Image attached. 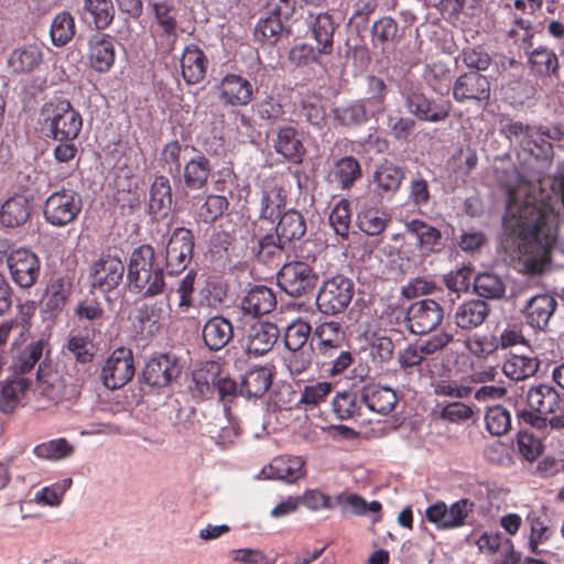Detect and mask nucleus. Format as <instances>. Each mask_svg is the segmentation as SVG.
Instances as JSON below:
<instances>
[{
	"instance_id": "obj_1",
	"label": "nucleus",
	"mask_w": 564,
	"mask_h": 564,
	"mask_svg": "<svg viewBox=\"0 0 564 564\" xmlns=\"http://www.w3.org/2000/svg\"><path fill=\"white\" fill-rule=\"evenodd\" d=\"M534 186L520 183L510 188L503 217L505 248L520 254L545 257L560 245L564 252V225L558 227L551 205L532 195Z\"/></svg>"
},
{
	"instance_id": "obj_2",
	"label": "nucleus",
	"mask_w": 564,
	"mask_h": 564,
	"mask_svg": "<svg viewBox=\"0 0 564 564\" xmlns=\"http://www.w3.org/2000/svg\"><path fill=\"white\" fill-rule=\"evenodd\" d=\"M310 346H314L323 372L329 376L340 375L351 365L352 356L345 349L346 333L338 322H325L316 326Z\"/></svg>"
},
{
	"instance_id": "obj_3",
	"label": "nucleus",
	"mask_w": 564,
	"mask_h": 564,
	"mask_svg": "<svg viewBox=\"0 0 564 564\" xmlns=\"http://www.w3.org/2000/svg\"><path fill=\"white\" fill-rule=\"evenodd\" d=\"M37 124L44 137L54 141H69L78 138L83 119L68 100L56 99L42 106Z\"/></svg>"
},
{
	"instance_id": "obj_4",
	"label": "nucleus",
	"mask_w": 564,
	"mask_h": 564,
	"mask_svg": "<svg viewBox=\"0 0 564 564\" xmlns=\"http://www.w3.org/2000/svg\"><path fill=\"white\" fill-rule=\"evenodd\" d=\"M155 251L150 245H142L133 250L128 265L130 285L145 297H152L164 291V273L154 268Z\"/></svg>"
},
{
	"instance_id": "obj_5",
	"label": "nucleus",
	"mask_w": 564,
	"mask_h": 564,
	"mask_svg": "<svg viewBox=\"0 0 564 564\" xmlns=\"http://www.w3.org/2000/svg\"><path fill=\"white\" fill-rule=\"evenodd\" d=\"M542 127L532 128L520 121L506 123L501 131L524 152L539 161L550 162L554 155L553 145L545 139Z\"/></svg>"
},
{
	"instance_id": "obj_6",
	"label": "nucleus",
	"mask_w": 564,
	"mask_h": 564,
	"mask_svg": "<svg viewBox=\"0 0 564 564\" xmlns=\"http://www.w3.org/2000/svg\"><path fill=\"white\" fill-rule=\"evenodd\" d=\"M354 294L352 281L344 275H335L324 281L319 288L316 304L324 314H339L348 307Z\"/></svg>"
},
{
	"instance_id": "obj_7",
	"label": "nucleus",
	"mask_w": 564,
	"mask_h": 564,
	"mask_svg": "<svg viewBox=\"0 0 564 564\" xmlns=\"http://www.w3.org/2000/svg\"><path fill=\"white\" fill-rule=\"evenodd\" d=\"M318 281L317 273L304 261H291L278 272V284L292 297H301L312 292Z\"/></svg>"
},
{
	"instance_id": "obj_8",
	"label": "nucleus",
	"mask_w": 564,
	"mask_h": 564,
	"mask_svg": "<svg viewBox=\"0 0 564 564\" xmlns=\"http://www.w3.org/2000/svg\"><path fill=\"white\" fill-rule=\"evenodd\" d=\"M82 207L79 194L70 189H61L46 198L43 214L48 224L64 227L77 218Z\"/></svg>"
},
{
	"instance_id": "obj_9",
	"label": "nucleus",
	"mask_w": 564,
	"mask_h": 564,
	"mask_svg": "<svg viewBox=\"0 0 564 564\" xmlns=\"http://www.w3.org/2000/svg\"><path fill=\"white\" fill-rule=\"evenodd\" d=\"M444 319V307L432 299L413 302L406 310L405 324L415 335H425L436 329Z\"/></svg>"
},
{
	"instance_id": "obj_10",
	"label": "nucleus",
	"mask_w": 564,
	"mask_h": 564,
	"mask_svg": "<svg viewBox=\"0 0 564 564\" xmlns=\"http://www.w3.org/2000/svg\"><path fill=\"white\" fill-rule=\"evenodd\" d=\"M475 503L469 499H460L449 507L437 501L425 510L429 522L434 523L440 530H451L466 524V519L474 511Z\"/></svg>"
},
{
	"instance_id": "obj_11",
	"label": "nucleus",
	"mask_w": 564,
	"mask_h": 564,
	"mask_svg": "<svg viewBox=\"0 0 564 564\" xmlns=\"http://www.w3.org/2000/svg\"><path fill=\"white\" fill-rule=\"evenodd\" d=\"M7 264L12 280L21 289L32 288L41 273L40 259L29 249L12 250L7 257Z\"/></svg>"
},
{
	"instance_id": "obj_12",
	"label": "nucleus",
	"mask_w": 564,
	"mask_h": 564,
	"mask_svg": "<svg viewBox=\"0 0 564 564\" xmlns=\"http://www.w3.org/2000/svg\"><path fill=\"white\" fill-rule=\"evenodd\" d=\"M134 376L133 356L130 349L118 348L106 360L101 370L104 384L111 390L127 384Z\"/></svg>"
},
{
	"instance_id": "obj_13",
	"label": "nucleus",
	"mask_w": 564,
	"mask_h": 564,
	"mask_svg": "<svg viewBox=\"0 0 564 564\" xmlns=\"http://www.w3.org/2000/svg\"><path fill=\"white\" fill-rule=\"evenodd\" d=\"M124 270V264L119 257L102 254L90 265L91 286L101 292H110L122 282Z\"/></svg>"
},
{
	"instance_id": "obj_14",
	"label": "nucleus",
	"mask_w": 564,
	"mask_h": 564,
	"mask_svg": "<svg viewBox=\"0 0 564 564\" xmlns=\"http://www.w3.org/2000/svg\"><path fill=\"white\" fill-rule=\"evenodd\" d=\"M194 250V237L191 230L180 227L170 237L165 259L171 274L182 272L191 262Z\"/></svg>"
},
{
	"instance_id": "obj_15",
	"label": "nucleus",
	"mask_w": 564,
	"mask_h": 564,
	"mask_svg": "<svg viewBox=\"0 0 564 564\" xmlns=\"http://www.w3.org/2000/svg\"><path fill=\"white\" fill-rule=\"evenodd\" d=\"M405 105L411 115L422 121L441 122L451 112V102L443 98H430L422 91H412L406 96Z\"/></svg>"
},
{
	"instance_id": "obj_16",
	"label": "nucleus",
	"mask_w": 564,
	"mask_h": 564,
	"mask_svg": "<svg viewBox=\"0 0 564 564\" xmlns=\"http://www.w3.org/2000/svg\"><path fill=\"white\" fill-rule=\"evenodd\" d=\"M453 97L457 102H487L490 98V82L478 72H467L458 76L453 85Z\"/></svg>"
},
{
	"instance_id": "obj_17",
	"label": "nucleus",
	"mask_w": 564,
	"mask_h": 564,
	"mask_svg": "<svg viewBox=\"0 0 564 564\" xmlns=\"http://www.w3.org/2000/svg\"><path fill=\"white\" fill-rule=\"evenodd\" d=\"M182 370L176 356L163 354L148 361L143 371V381L151 387H166L176 379Z\"/></svg>"
},
{
	"instance_id": "obj_18",
	"label": "nucleus",
	"mask_w": 564,
	"mask_h": 564,
	"mask_svg": "<svg viewBox=\"0 0 564 564\" xmlns=\"http://www.w3.org/2000/svg\"><path fill=\"white\" fill-rule=\"evenodd\" d=\"M73 290V276L69 273L54 274L46 285L43 297V311L51 316L57 315L65 307Z\"/></svg>"
},
{
	"instance_id": "obj_19",
	"label": "nucleus",
	"mask_w": 564,
	"mask_h": 564,
	"mask_svg": "<svg viewBox=\"0 0 564 564\" xmlns=\"http://www.w3.org/2000/svg\"><path fill=\"white\" fill-rule=\"evenodd\" d=\"M219 99L227 106H246L252 100L251 83L237 74H228L217 86Z\"/></svg>"
},
{
	"instance_id": "obj_20",
	"label": "nucleus",
	"mask_w": 564,
	"mask_h": 564,
	"mask_svg": "<svg viewBox=\"0 0 564 564\" xmlns=\"http://www.w3.org/2000/svg\"><path fill=\"white\" fill-rule=\"evenodd\" d=\"M279 337V329L272 323L257 322L247 334L246 351L249 356H262L269 352Z\"/></svg>"
},
{
	"instance_id": "obj_21",
	"label": "nucleus",
	"mask_w": 564,
	"mask_h": 564,
	"mask_svg": "<svg viewBox=\"0 0 564 564\" xmlns=\"http://www.w3.org/2000/svg\"><path fill=\"white\" fill-rule=\"evenodd\" d=\"M304 460L300 456H279L260 475L265 479H279L293 482L304 475Z\"/></svg>"
},
{
	"instance_id": "obj_22",
	"label": "nucleus",
	"mask_w": 564,
	"mask_h": 564,
	"mask_svg": "<svg viewBox=\"0 0 564 564\" xmlns=\"http://www.w3.org/2000/svg\"><path fill=\"white\" fill-rule=\"evenodd\" d=\"M490 312L489 304L484 300L474 299L465 301L456 308L454 322L460 329L471 330L482 325Z\"/></svg>"
},
{
	"instance_id": "obj_23",
	"label": "nucleus",
	"mask_w": 564,
	"mask_h": 564,
	"mask_svg": "<svg viewBox=\"0 0 564 564\" xmlns=\"http://www.w3.org/2000/svg\"><path fill=\"white\" fill-rule=\"evenodd\" d=\"M88 59L90 66L99 72H108L115 62V44L111 36L104 33H97L89 40Z\"/></svg>"
},
{
	"instance_id": "obj_24",
	"label": "nucleus",
	"mask_w": 564,
	"mask_h": 564,
	"mask_svg": "<svg viewBox=\"0 0 564 564\" xmlns=\"http://www.w3.org/2000/svg\"><path fill=\"white\" fill-rule=\"evenodd\" d=\"M202 336L205 346L210 351H218L225 348L232 339L234 327L229 319L216 315L205 323Z\"/></svg>"
},
{
	"instance_id": "obj_25",
	"label": "nucleus",
	"mask_w": 564,
	"mask_h": 564,
	"mask_svg": "<svg viewBox=\"0 0 564 564\" xmlns=\"http://www.w3.org/2000/svg\"><path fill=\"white\" fill-rule=\"evenodd\" d=\"M405 232L415 238L417 247L423 252H438L443 248L441 230L423 220L412 219L408 221Z\"/></svg>"
},
{
	"instance_id": "obj_26",
	"label": "nucleus",
	"mask_w": 564,
	"mask_h": 564,
	"mask_svg": "<svg viewBox=\"0 0 564 564\" xmlns=\"http://www.w3.org/2000/svg\"><path fill=\"white\" fill-rule=\"evenodd\" d=\"M276 306L273 291L264 285H256L249 290L241 301V311L252 317L271 313Z\"/></svg>"
},
{
	"instance_id": "obj_27",
	"label": "nucleus",
	"mask_w": 564,
	"mask_h": 564,
	"mask_svg": "<svg viewBox=\"0 0 564 564\" xmlns=\"http://www.w3.org/2000/svg\"><path fill=\"white\" fill-rule=\"evenodd\" d=\"M35 393L47 403H58L67 398L64 380L57 372L46 371L39 367Z\"/></svg>"
},
{
	"instance_id": "obj_28",
	"label": "nucleus",
	"mask_w": 564,
	"mask_h": 564,
	"mask_svg": "<svg viewBox=\"0 0 564 564\" xmlns=\"http://www.w3.org/2000/svg\"><path fill=\"white\" fill-rule=\"evenodd\" d=\"M556 308V301L549 294L532 296L524 306L527 323L533 327L544 328Z\"/></svg>"
},
{
	"instance_id": "obj_29",
	"label": "nucleus",
	"mask_w": 564,
	"mask_h": 564,
	"mask_svg": "<svg viewBox=\"0 0 564 564\" xmlns=\"http://www.w3.org/2000/svg\"><path fill=\"white\" fill-rule=\"evenodd\" d=\"M360 402L372 412L388 414L395 406L397 395L388 387L368 384L360 390Z\"/></svg>"
},
{
	"instance_id": "obj_30",
	"label": "nucleus",
	"mask_w": 564,
	"mask_h": 564,
	"mask_svg": "<svg viewBox=\"0 0 564 564\" xmlns=\"http://www.w3.org/2000/svg\"><path fill=\"white\" fill-rule=\"evenodd\" d=\"M32 213L30 200L15 195L7 199L0 209V225L7 228L20 227L28 221Z\"/></svg>"
},
{
	"instance_id": "obj_31",
	"label": "nucleus",
	"mask_w": 564,
	"mask_h": 564,
	"mask_svg": "<svg viewBox=\"0 0 564 564\" xmlns=\"http://www.w3.org/2000/svg\"><path fill=\"white\" fill-rule=\"evenodd\" d=\"M181 68L187 84H198L205 77L207 68L204 52L196 45L186 46L181 57Z\"/></svg>"
},
{
	"instance_id": "obj_32",
	"label": "nucleus",
	"mask_w": 564,
	"mask_h": 564,
	"mask_svg": "<svg viewBox=\"0 0 564 564\" xmlns=\"http://www.w3.org/2000/svg\"><path fill=\"white\" fill-rule=\"evenodd\" d=\"M42 61V50L35 44H29L11 52L8 58V66L13 74H29L35 70Z\"/></svg>"
},
{
	"instance_id": "obj_33",
	"label": "nucleus",
	"mask_w": 564,
	"mask_h": 564,
	"mask_svg": "<svg viewBox=\"0 0 564 564\" xmlns=\"http://www.w3.org/2000/svg\"><path fill=\"white\" fill-rule=\"evenodd\" d=\"M524 48L528 55V66L532 74L539 77H551L558 73L560 63L553 50L539 46L532 51Z\"/></svg>"
},
{
	"instance_id": "obj_34",
	"label": "nucleus",
	"mask_w": 564,
	"mask_h": 564,
	"mask_svg": "<svg viewBox=\"0 0 564 564\" xmlns=\"http://www.w3.org/2000/svg\"><path fill=\"white\" fill-rule=\"evenodd\" d=\"M67 349L79 367L74 375L77 382H84L89 375V365L94 357V345L88 337L74 335L67 341Z\"/></svg>"
},
{
	"instance_id": "obj_35",
	"label": "nucleus",
	"mask_w": 564,
	"mask_h": 564,
	"mask_svg": "<svg viewBox=\"0 0 564 564\" xmlns=\"http://www.w3.org/2000/svg\"><path fill=\"white\" fill-rule=\"evenodd\" d=\"M337 25L333 17L327 12H321L310 23V29L317 43L318 53L329 55L333 53L334 32Z\"/></svg>"
},
{
	"instance_id": "obj_36",
	"label": "nucleus",
	"mask_w": 564,
	"mask_h": 564,
	"mask_svg": "<svg viewBox=\"0 0 564 564\" xmlns=\"http://www.w3.org/2000/svg\"><path fill=\"white\" fill-rule=\"evenodd\" d=\"M210 172V162L202 153L188 159L183 171L185 187L191 191L202 189L207 184Z\"/></svg>"
},
{
	"instance_id": "obj_37",
	"label": "nucleus",
	"mask_w": 564,
	"mask_h": 564,
	"mask_svg": "<svg viewBox=\"0 0 564 564\" xmlns=\"http://www.w3.org/2000/svg\"><path fill=\"white\" fill-rule=\"evenodd\" d=\"M527 402L531 410L540 414H549L558 409L561 399L557 391L549 384L532 387L527 393Z\"/></svg>"
},
{
	"instance_id": "obj_38",
	"label": "nucleus",
	"mask_w": 564,
	"mask_h": 564,
	"mask_svg": "<svg viewBox=\"0 0 564 564\" xmlns=\"http://www.w3.org/2000/svg\"><path fill=\"white\" fill-rule=\"evenodd\" d=\"M272 383V373L267 367L248 371L241 380L239 393L246 398H261Z\"/></svg>"
},
{
	"instance_id": "obj_39",
	"label": "nucleus",
	"mask_w": 564,
	"mask_h": 564,
	"mask_svg": "<svg viewBox=\"0 0 564 564\" xmlns=\"http://www.w3.org/2000/svg\"><path fill=\"white\" fill-rule=\"evenodd\" d=\"M306 230L305 217L295 209H290L282 214L276 225V235L285 243L300 240L304 237Z\"/></svg>"
},
{
	"instance_id": "obj_40",
	"label": "nucleus",
	"mask_w": 564,
	"mask_h": 564,
	"mask_svg": "<svg viewBox=\"0 0 564 564\" xmlns=\"http://www.w3.org/2000/svg\"><path fill=\"white\" fill-rule=\"evenodd\" d=\"M387 95L388 87L382 78L375 75L366 77L365 97L360 101L371 111V117L384 112Z\"/></svg>"
},
{
	"instance_id": "obj_41",
	"label": "nucleus",
	"mask_w": 564,
	"mask_h": 564,
	"mask_svg": "<svg viewBox=\"0 0 564 564\" xmlns=\"http://www.w3.org/2000/svg\"><path fill=\"white\" fill-rule=\"evenodd\" d=\"M404 177L400 166L384 161L375 172L373 181L381 196H392L399 188Z\"/></svg>"
},
{
	"instance_id": "obj_42",
	"label": "nucleus",
	"mask_w": 564,
	"mask_h": 564,
	"mask_svg": "<svg viewBox=\"0 0 564 564\" xmlns=\"http://www.w3.org/2000/svg\"><path fill=\"white\" fill-rule=\"evenodd\" d=\"M540 361L534 356L511 355L502 366L503 373L514 381L532 377L539 369Z\"/></svg>"
},
{
	"instance_id": "obj_43",
	"label": "nucleus",
	"mask_w": 564,
	"mask_h": 564,
	"mask_svg": "<svg viewBox=\"0 0 564 564\" xmlns=\"http://www.w3.org/2000/svg\"><path fill=\"white\" fill-rule=\"evenodd\" d=\"M274 148L285 159L299 163L302 160L305 149L299 139L294 128L285 127L279 130Z\"/></svg>"
},
{
	"instance_id": "obj_44",
	"label": "nucleus",
	"mask_w": 564,
	"mask_h": 564,
	"mask_svg": "<svg viewBox=\"0 0 564 564\" xmlns=\"http://www.w3.org/2000/svg\"><path fill=\"white\" fill-rule=\"evenodd\" d=\"M289 33L290 30L284 26L283 21L269 15L261 18L254 28V39L270 46L275 45L284 34Z\"/></svg>"
},
{
	"instance_id": "obj_45",
	"label": "nucleus",
	"mask_w": 564,
	"mask_h": 564,
	"mask_svg": "<svg viewBox=\"0 0 564 564\" xmlns=\"http://www.w3.org/2000/svg\"><path fill=\"white\" fill-rule=\"evenodd\" d=\"M152 9L155 15V21L162 31V35L167 39L175 37L177 30V9L174 2L171 0L153 2Z\"/></svg>"
},
{
	"instance_id": "obj_46",
	"label": "nucleus",
	"mask_w": 564,
	"mask_h": 564,
	"mask_svg": "<svg viewBox=\"0 0 564 564\" xmlns=\"http://www.w3.org/2000/svg\"><path fill=\"white\" fill-rule=\"evenodd\" d=\"M172 204V188L167 177L156 176L150 189V209L153 213L165 215Z\"/></svg>"
},
{
	"instance_id": "obj_47",
	"label": "nucleus",
	"mask_w": 564,
	"mask_h": 564,
	"mask_svg": "<svg viewBox=\"0 0 564 564\" xmlns=\"http://www.w3.org/2000/svg\"><path fill=\"white\" fill-rule=\"evenodd\" d=\"M29 389V381L23 377L15 376L9 380L2 388L0 393V409L4 413L12 412L18 401L24 395Z\"/></svg>"
},
{
	"instance_id": "obj_48",
	"label": "nucleus",
	"mask_w": 564,
	"mask_h": 564,
	"mask_svg": "<svg viewBox=\"0 0 564 564\" xmlns=\"http://www.w3.org/2000/svg\"><path fill=\"white\" fill-rule=\"evenodd\" d=\"M84 10L89 13L97 30L107 29L115 17L111 0H84Z\"/></svg>"
},
{
	"instance_id": "obj_49",
	"label": "nucleus",
	"mask_w": 564,
	"mask_h": 564,
	"mask_svg": "<svg viewBox=\"0 0 564 564\" xmlns=\"http://www.w3.org/2000/svg\"><path fill=\"white\" fill-rule=\"evenodd\" d=\"M475 292L485 299L498 300L506 293L503 280L494 273H480L474 279Z\"/></svg>"
},
{
	"instance_id": "obj_50",
	"label": "nucleus",
	"mask_w": 564,
	"mask_h": 564,
	"mask_svg": "<svg viewBox=\"0 0 564 564\" xmlns=\"http://www.w3.org/2000/svg\"><path fill=\"white\" fill-rule=\"evenodd\" d=\"M50 34L54 45L67 44L75 35V21L70 13H58L51 23Z\"/></svg>"
},
{
	"instance_id": "obj_51",
	"label": "nucleus",
	"mask_w": 564,
	"mask_h": 564,
	"mask_svg": "<svg viewBox=\"0 0 564 564\" xmlns=\"http://www.w3.org/2000/svg\"><path fill=\"white\" fill-rule=\"evenodd\" d=\"M284 207L285 196L280 187L269 186L263 191L260 210L262 218L273 221L281 216V212Z\"/></svg>"
},
{
	"instance_id": "obj_52",
	"label": "nucleus",
	"mask_w": 564,
	"mask_h": 564,
	"mask_svg": "<svg viewBox=\"0 0 564 564\" xmlns=\"http://www.w3.org/2000/svg\"><path fill=\"white\" fill-rule=\"evenodd\" d=\"M335 118L340 124L346 127H356L366 123L371 117V111L365 107L360 100L352 101L351 104L337 108L334 110Z\"/></svg>"
},
{
	"instance_id": "obj_53",
	"label": "nucleus",
	"mask_w": 564,
	"mask_h": 564,
	"mask_svg": "<svg viewBox=\"0 0 564 564\" xmlns=\"http://www.w3.org/2000/svg\"><path fill=\"white\" fill-rule=\"evenodd\" d=\"M333 175L341 188H349L361 177V167L354 156H345L335 163Z\"/></svg>"
},
{
	"instance_id": "obj_54",
	"label": "nucleus",
	"mask_w": 564,
	"mask_h": 564,
	"mask_svg": "<svg viewBox=\"0 0 564 564\" xmlns=\"http://www.w3.org/2000/svg\"><path fill=\"white\" fill-rule=\"evenodd\" d=\"M39 458L59 460L74 453V446L66 438H56L39 444L33 449Z\"/></svg>"
},
{
	"instance_id": "obj_55",
	"label": "nucleus",
	"mask_w": 564,
	"mask_h": 564,
	"mask_svg": "<svg viewBox=\"0 0 564 564\" xmlns=\"http://www.w3.org/2000/svg\"><path fill=\"white\" fill-rule=\"evenodd\" d=\"M188 151L194 152L196 149L187 144H181L178 141H171L166 143L161 152L160 159L163 163V167L171 174H178L181 170V160L182 158L187 156Z\"/></svg>"
},
{
	"instance_id": "obj_56",
	"label": "nucleus",
	"mask_w": 564,
	"mask_h": 564,
	"mask_svg": "<svg viewBox=\"0 0 564 564\" xmlns=\"http://www.w3.org/2000/svg\"><path fill=\"white\" fill-rule=\"evenodd\" d=\"M389 220L386 213L377 209L361 210L357 216L359 229L369 236L381 234L386 229Z\"/></svg>"
},
{
	"instance_id": "obj_57",
	"label": "nucleus",
	"mask_w": 564,
	"mask_h": 564,
	"mask_svg": "<svg viewBox=\"0 0 564 564\" xmlns=\"http://www.w3.org/2000/svg\"><path fill=\"white\" fill-rule=\"evenodd\" d=\"M337 502L343 508V513H352L355 516H364L368 511L379 513L381 511V503L379 501L367 502L361 496L350 494L346 497L337 496Z\"/></svg>"
},
{
	"instance_id": "obj_58",
	"label": "nucleus",
	"mask_w": 564,
	"mask_h": 564,
	"mask_svg": "<svg viewBox=\"0 0 564 564\" xmlns=\"http://www.w3.org/2000/svg\"><path fill=\"white\" fill-rule=\"evenodd\" d=\"M485 422L491 435L501 436L511 429L510 412L501 405L489 408L485 415Z\"/></svg>"
},
{
	"instance_id": "obj_59",
	"label": "nucleus",
	"mask_w": 564,
	"mask_h": 564,
	"mask_svg": "<svg viewBox=\"0 0 564 564\" xmlns=\"http://www.w3.org/2000/svg\"><path fill=\"white\" fill-rule=\"evenodd\" d=\"M312 334L311 325L302 319L290 324L284 333V344L289 350L305 348V345Z\"/></svg>"
},
{
	"instance_id": "obj_60",
	"label": "nucleus",
	"mask_w": 564,
	"mask_h": 564,
	"mask_svg": "<svg viewBox=\"0 0 564 564\" xmlns=\"http://www.w3.org/2000/svg\"><path fill=\"white\" fill-rule=\"evenodd\" d=\"M285 242L280 240L278 235H265L258 240L257 258L263 263H268L280 258L284 251Z\"/></svg>"
},
{
	"instance_id": "obj_61",
	"label": "nucleus",
	"mask_w": 564,
	"mask_h": 564,
	"mask_svg": "<svg viewBox=\"0 0 564 564\" xmlns=\"http://www.w3.org/2000/svg\"><path fill=\"white\" fill-rule=\"evenodd\" d=\"M360 394L351 392H341L333 400V409L337 417L340 420H347L352 417L359 412L360 409Z\"/></svg>"
},
{
	"instance_id": "obj_62",
	"label": "nucleus",
	"mask_w": 564,
	"mask_h": 564,
	"mask_svg": "<svg viewBox=\"0 0 564 564\" xmlns=\"http://www.w3.org/2000/svg\"><path fill=\"white\" fill-rule=\"evenodd\" d=\"M328 221L336 235L347 238L350 227L349 203L345 199L339 200L332 209Z\"/></svg>"
},
{
	"instance_id": "obj_63",
	"label": "nucleus",
	"mask_w": 564,
	"mask_h": 564,
	"mask_svg": "<svg viewBox=\"0 0 564 564\" xmlns=\"http://www.w3.org/2000/svg\"><path fill=\"white\" fill-rule=\"evenodd\" d=\"M371 35L381 45L395 42L400 37L397 21L390 17L379 19L372 24Z\"/></svg>"
},
{
	"instance_id": "obj_64",
	"label": "nucleus",
	"mask_w": 564,
	"mask_h": 564,
	"mask_svg": "<svg viewBox=\"0 0 564 564\" xmlns=\"http://www.w3.org/2000/svg\"><path fill=\"white\" fill-rule=\"evenodd\" d=\"M228 208V200L223 195H209L198 210L199 218L210 223L220 217Z\"/></svg>"
}]
</instances>
